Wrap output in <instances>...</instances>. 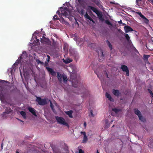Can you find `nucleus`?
Here are the masks:
<instances>
[{"instance_id": "obj_1", "label": "nucleus", "mask_w": 153, "mask_h": 153, "mask_svg": "<svg viewBox=\"0 0 153 153\" xmlns=\"http://www.w3.org/2000/svg\"><path fill=\"white\" fill-rule=\"evenodd\" d=\"M10 82L1 79V101H6L7 99L10 97L11 92L10 90Z\"/></svg>"}, {"instance_id": "obj_2", "label": "nucleus", "mask_w": 153, "mask_h": 153, "mask_svg": "<svg viewBox=\"0 0 153 153\" xmlns=\"http://www.w3.org/2000/svg\"><path fill=\"white\" fill-rule=\"evenodd\" d=\"M56 119L58 122L59 123L69 127V126L68 124L66 122H65V119L63 117H56Z\"/></svg>"}, {"instance_id": "obj_3", "label": "nucleus", "mask_w": 153, "mask_h": 153, "mask_svg": "<svg viewBox=\"0 0 153 153\" xmlns=\"http://www.w3.org/2000/svg\"><path fill=\"white\" fill-rule=\"evenodd\" d=\"M36 101L38 102L39 104L41 105H44L47 104L46 99H42L39 97L36 96Z\"/></svg>"}, {"instance_id": "obj_4", "label": "nucleus", "mask_w": 153, "mask_h": 153, "mask_svg": "<svg viewBox=\"0 0 153 153\" xmlns=\"http://www.w3.org/2000/svg\"><path fill=\"white\" fill-rule=\"evenodd\" d=\"M134 111L135 114L138 115L140 120L143 122H144L145 121V120L141 115L140 111H139L137 108H136L134 109Z\"/></svg>"}, {"instance_id": "obj_5", "label": "nucleus", "mask_w": 153, "mask_h": 153, "mask_svg": "<svg viewBox=\"0 0 153 153\" xmlns=\"http://www.w3.org/2000/svg\"><path fill=\"white\" fill-rule=\"evenodd\" d=\"M122 70L124 72H126V75L127 76H129V71L128 67L124 65H123L121 66Z\"/></svg>"}, {"instance_id": "obj_6", "label": "nucleus", "mask_w": 153, "mask_h": 153, "mask_svg": "<svg viewBox=\"0 0 153 153\" xmlns=\"http://www.w3.org/2000/svg\"><path fill=\"white\" fill-rule=\"evenodd\" d=\"M96 14L97 15L98 18L101 21L103 22L104 21V19L103 17V15L102 12L99 11Z\"/></svg>"}, {"instance_id": "obj_7", "label": "nucleus", "mask_w": 153, "mask_h": 153, "mask_svg": "<svg viewBox=\"0 0 153 153\" xmlns=\"http://www.w3.org/2000/svg\"><path fill=\"white\" fill-rule=\"evenodd\" d=\"M124 28L125 32L126 33L133 31V29L131 27L128 25L125 26Z\"/></svg>"}, {"instance_id": "obj_8", "label": "nucleus", "mask_w": 153, "mask_h": 153, "mask_svg": "<svg viewBox=\"0 0 153 153\" xmlns=\"http://www.w3.org/2000/svg\"><path fill=\"white\" fill-rule=\"evenodd\" d=\"M46 68L48 71L49 72V73H50L53 76H54L56 75V72L52 68L48 67H46Z\"/></svg>"}, {"instance_id": "obj_9", "label": "nucleus", "mask_w": 153, "mask_h": 153, "mask_svg": "<svg viewBox=\"0 0 153 153\" xmlns=\"http://www.w3.org/2000/svg\"><path fill=\"white\" fill-rule=\"evenodd\" d=\"M45 35L44 34L42 38L40 39V41L42 43H45L48 42L49 40L48 39L46 38L45 36Z\"/></svg>"}, {"instance_id": "obj_10", "label": "nucleus", "mask_w": 153, "mask_h": 153, "mask_svg": "<svg viewBox=\"0 0 153 153\" xmlns=\"http://www.w3.org/2000/svg\"><path fill=\"white\" fill-rule=\"evenodd\" d=\"M28 110L29 111L31 112L33 115L36 117L37 116L36 112V110L34 108L31 107H29L28 108Z\"/></svg>"}, {"instance_id": "obj_11", "label": "nucleus", "mask_w": 153, "mask_h": 153, "mask_svg": "<svg viewBox=\"0 0 153 153\" xmlns=\"http://www.w3.org/2000/svg\"><path fill=\"white\" fill-rule=\"evenodd\" d=\"M112 93L114 95L118 97L120 94V93L118 90L113 89L112 90Z\"/></svg>"}, {"instance_id": "obj_12", "label": "nucleus", "mask_w": 153, "mask_h": 153, "mask_svg": "<svg viewBox=\"0 0 153 153\" xmlns=\"http://www.w3.org/2000/svg\"><path fill=\"white\" fill-rule=\"evenodd\" d=\"M88 9H91L96 14L98 12L99 10L94 7H93L91 6H88Z\"/></svg>"}, {"instance_id": "obj_13", "label": "nucleus", "mask_w": 153, "mask_h": 153, "mask_svg": "<svg viewBox=\"0 0 153 153\" xmlns=\"http://www.w3.org/2000/svg\"><path fill=\"white\" fill-rule=\"evenodd\" d=\"M61 12L62 15L63 16H65V17H67L68 16V12L66 11L65 10H61Z\"/></svg>"}, {"instance_id": "obj_14", "label": "nucleus", "mask_w": 153, "mask_h": 153, "mask_svg": "<svg viewBox=\"0 0 153 153\" xmlns=\"http://www.w3.org/2000/svg\"><path fill=\"white\" fill-rule=\"evenodd\" d=\"M123 33L124 34V36L126 39L128 43H130L131 42L130 40V38L128 34H125L124 33Z\"/></svg>"}, {"instance_id": "obj_15", "label": "nucleus", "mask_w": 153, "mask_h": 153, "mask_svg": "<svg viewBox=\"0 0 153 153\" xmlns=\"http://www.w3.org/2000/svg\"><path fill=\"white\" fill-rule=\"evenodd\" d=\"M105 96L106 97L108 98L109 100L113 102L114 101V99L111 97L110 95L107 93L105 94Z\"/></svg>"}, {"instance_id": "obj_16", "label": "nucleus", "mask_w": 153, "mask_h": 153, "mask_svg": "<svg viewBox=\"0 0 153 153\" xmlns=\"http://www.w3.org/2000/svg\"><path fill=\"white\" fill-rule=\"evenodd\" d=\"M57 78L59 82H61L62 81V74L59 72H57Z\"/></svg>"}, {"instance_id": "obj_17", "label": "nucleus", "mask_w": 153, "mask_h": 153, "mask_svg": "<svg viewBox=\"0 0 153 153\" xmlns=\"http://www.w3.org/2000/svg\"><path fill=\"white\" fill-rule=\"evenodd\" d=\"M65 113L67 115H68L71 118L73 117V116H72L73 111L72 110L66 111Z\"/></svg>"}, {"instance_id": "obj_18", "label": "nucleus", "mask_w": 153, "mask_h": 153, "mask_svg": "<svg viewBox=\"0 0 153 153\" xmlns=\"http://www.w3.org/2000/svg\"><path fill=\"white\" fill-rule=\"evenodd\" d=\"M20 113L24 119L26 118V114L25 112L23 111H22L20 112Z\"/></svg>"}, {"instance_id": "obj_19", "label": "nucleus", "mask_w": 153, "mask_h": 153, "mask_svg": "<svg viewBox=\"0 0 153 153\" xmlns=\"http://www.w3.org/2000/svg\"><path fill=\"white\" fill-rule=\"evenodd\" d=\"M105 23L107 25H110L111 26H109L110 28H111V27H112L113 26V24L110 22V21L109 20H105Z\"/></svg>"}, {"instance_id": "obj_20", "label": "nucleus", "mask_w": 153, "mask_h": 153, "mask_svg": "<svg viewBox=\"0 0 153 153\" xmlns=\"http://www.w3.org/2000/svg\"><path fill=\"white\" fill-rule=\"evenodd\" d=\"M106 42L108 46L109 47L111 50L112 49V46L111 44L108 40L106 41Z\"/></svg>"}, {"instance_id": "obj_21", "label": "nucleus", "mask_w": 153, "mask_h": 153, "mask_svg": "<svg viewBox=\"0 0 153 153\" xmlns=\"http://www.w3.org/2000/svg\"><path fill=\"white\" fill-rule=\"evenodd\" d=\"M142 19L145 23L146 24H148L149 22V20L148 19L146 18L145 16H144V18H143Z\"/></svg>"}, {"instance_id": "obj_22", "label": "nucleus", "mask_w": 153, "mask_h": 153, "mask_svg": "<svg viewBox=\"0 0 153 153\" xmlns=\"http://www.w3.org/2000/svg\"><path fill=\"white\" fill-rule=\"evenodd\" d=\"M150 56L149 55H144L143 56L144 60H148V58L150 57Z\"/></svg>"}, {"instance_id": "obj_23", "label": "nucleus", "mask_w": 153, "mask_h": 153, "mask_svg": "<svg viewBox=\"0 0 153 153\" xmlns=\"http://www.w3.org/2000/svg\"><path fill=\"white\" fill-rule=\"evenodd\" d=\"M62 76L64 82H66L68 80L67 76L65 75H63Z\"/></svg>"}, {"instance_id": "obj_24", "label": "nucleus", "mask_w": 153, "mask_h": 153, "mask_svg": "<svg viewBox=\"0 0 153 153\" xmlns=\"http://www.w3.org/2000/svg\"><path fill=\"white\" fill-rule=\"evenodd\" d=\"M88 140V138L86 136H84L82 140V142L83 143H85Z\"/></svg>"}, {"instance_id": "obj_25", "label": "nucleus", "mask_w": 153, "mask_h": 153, "mask_svg": "<svg viewBox=\"0 0 153 153\" xmlns=\"http://www.w3.org/2000/svg\"><path fill=\"white\" fill-rule=\"evenodd\" d=\"M86 19H88V20H90V19H91V17H90L88 14V13L86 12L85 13V14L84 15Z\"/></svg>"}, {"instance_id": "obj_26", "label": "nucleus", "mask_w": 153, "mask_h": 153, "mask_svg": "<svg viewBox=\"0 0 153 153\" xmlns=\"http://www.w3.org/2000/svg\"><path fill=\"white\" fill-rule=\"evenodd\" d=\"M112 111H114L116 113H117L120 111V110L116 108H114L112 109Z\"/></svg>"}, {"instance_id": "obj_27", "label": "nucleus", "mask_w": 153, "mask_h": 153, "mask_svg": "<svg viewBox=\"0 0 153 153\" xmlns=\"http://www.w3.org/2000/svg\"><path fill=\"white\" fill-rule=\"evenodd\" d=\"M53 19L54 20H59L60 21H61L60 19L58 18L57 16L56 15H55L54 16Z\"/></svg>"}, {"instance_id": "obj_28", "label": "nucleus", "mask_w": 153, "mask_h": 153, "mask_svg": "<svg viewBox=\"0 0 153 153\" xmlns=\"http://www.w3.org/2000/svg\"><path fill=\"white\" fill-rule=\"evenodd\" d=\"M137 14H138L142 19L144 18V17L145 16L141 13V12H137Z\"/></svg>"}, {"instance_id": "obj_29", "label": "nucleus", "mask_w": 153, "mask_h": 153, "mask_svg": "<svg viewBox=\"0 0 153 153\" xmlns=\"http://www.w3.org/2000/svg\"><path fill=\"white\" fill-rule=\"evenodd\" d=\"M137 14H138L142 19L144 18V17L145 16L141 13V12H137Z\"/></svg>"}, {"instance_id": "obj_30", "label": "nucleus", "mask_w": 153, "mask_h": 153, "mask_svg": "<svg viewBox=\"0 0 153 153\" xmlns=\"http://www.w3.org/2000/svg\"><path fill=\"white\" fill-rule=\"evenodd\" d=\"M60 9L61 10H65L66 11H68V8L66 7H64V8L62 7H61L60 8Z\"/></svg>"}, {"instance_id": "obj_31", "label": "nucleus", "mask_w": 153, "mask_h": 153, "mask_svg": "<svg viewBox=\"0 0 153 153\" xmlns=\"http://www.w3.org/2000/svg\"><path fill=\"white\" fill-rule=\"evenodd\" d=\"M71 62H72V60H71L70 59H68L67 60H66L65 61H64V62L65 63H69Z\"/></svg>"}, {"instance_id": "obj_32", "label": "nucleus", "mask_w": 153, "mask_h": 153, "mask_svg": "<svg viewBox=\"0 0 153 153\" xmlns=\"http://www.w3.org/2000/svg\"><path fill=\"white\" fill-rule=\"evenodd\" d=\"M50 107L51 108L52 110H53V107H54L53 105L52 102L50 100Z\"/></svg>"}, {"instance_id": "obj_33", "label": "nucleus", "mask_w": 153, "mask_h": 153, "mask_svg": "<svg viewBox=\"0 0 153 153\" xmlns=\"http://www.w3.org/2000/svg\"><path fill=\"white\" fill-rule=\"evenodd\" d=\"M90 114L91 117H94V115L93 114V111L92 110H91L90 111Z\"/></svg>"}, {"instance_id": "obj_34", "label": "nucleus", "mask_w": 153, "mask_h": 153, "mask_svg": "<svg viewBox=\"0 0 153 153\" xmlns=\"http://www.w3.org/2000/svg\"><path fill=\"white\" fill-rule=\"evenodd\" d=\"M37 62L38 64L40 63L41 64H42L43 63V62H41L39 60H37Z\"/></svg>"}, {"instance_id": "obj_35", "label": "nucleus", "mask_w": 153, "mask_h": 153, "mask_svg": "<svg viewBox=\"0 0 153 153\" xmlns=\"http://www.w3.org/2000/svg\"><path fill=\"white\" fill-rule=\"evenodd\" d=\"M81 134H83L84 136H86V133L85 131H81Z\"/></svg>"}, {"instance_id": "obj_36", "label": "nucleus", "mask_w": 153, "mask_h": 153, "mask_svg": "<svg viewBox=\"0 0 153 153\" xmlns=\"http://www.w3.org/2000/svg\"><path fill=\"white\" fill-rule=\"evenodd\" d=\"M79 153H84V152L82 149H80L79 151Z\"/></svg>"}, {"instance_id": "obj_37", "label": "nucleus", "mask_w": 153, "mask_h": 153, "mask_svg": "<svg viewBox=\"0 0 153 153\" xmlns=\"http://www.w3.org/2000/svg\"><path fill=\"white\" fill-rule=\"evenodd\" d=\"M56 13L57 14H58V15H59V16H61V15H62L61 13H60V12L59 10H58L56 12Z\"/></svg>"}, {"instance_id": "obj_38", "label": "nucleus", "mask_w": 153, "mask_h": 153, "mask_svg": "<svg viewBox=\"0 0 153 153\" xmlns=\"http://www.w3.org/2000/svg\"><path fill=\"white\" fill-rule=\"evenodd\" d=\"M78 2L80 4H82L83 2L82 0H78Z\"/></svg>"}, {"instance_id": "obj_39", "label": "nucleus", "mask_w": 153, "mask_h": 153, "mask_svg": "<svg viewBox=\"0 0 153 153\" xmlns=\"http://www.w3.org/2000/svg\"><path fill=\"white\" fill-rule=\"evenodd\" d=\"M47 57H48L47 62H49L50 61V57L49 55H47Z\"/></svg>"}, {"instance_id": "obj_40", "label": "nucleus", "mask_w": 153, "mask_h": 153, "mask_svg": "<svg viewBox=\"0 0 153 153\" xmlns=\"http://www.w3.org/2000/svg\"><path fill=\"white\" fill-rule=\"evenodd\" d=\"M148 91H149V93H150V94H151L152 93V91L150 90V89L149 88H148L147 89Z\"/></svg>"}, {"instance_id": "obj_41", "label": "nucleus", "mask_w": 153, "mask_h": 153, "mask_svg": "<svg viewBox=\"0 0 153 153\" xmlns=\"http://www.w3.org/2000/svg\"><path fill=\"white\" fill-rule=\"evenodd\" d=\"M141 1V0H136V3H137V5H139L138 4V2L140 1Z\"/></svg>"}, {"instance_id": "obj_42", "label": "nucleus", "mask_w": 153, "mask_h": 153, "mask_svg": "<svg viewBox=\"0 0 153 153\" xmlns=\"http://www.w3.org/2000/svg\"><path fill=\"white\" fill-rule=\"evenodd\" d=\"M89 20L91 21L93 23H95V21L92 19V18H91V19H90Z\"/></svg>"}, {"instance_id": "obj_43", "label": "nucleus", "mask_w": 153, "mask_h": 153, "mask_svg": "<svg viewBox=\"0 0 153 153\" xmlns=\"http://www.w3.org/2000/svg\"><path fill=\"white\" fill-rule=\"evenodd\" d=\"M108 120H105V124H108Z\"/></svg>"}, {"instance_id": "obj_44", "label": "nucleus", "mask_w": 153, "mask_h": 153, "mask_svg": "<svg viewBox=\"0 0 153 153\" xmlns=\"http://www.w3.org/2000/svg\"><path fill=\"white\" fill-rule=\"evenodd\" d=\"M75 20H76V19H75ZM75 23L76 24H77L78 25V26H79V24H78V23L75 20Z\"/></svg>"}, {"instance_id": "obj_45", "label": "nucleus", "mask_w": 153, "mask_h": 153, "mask_svg": "<svg viewBox=\"0 0 153 153\" xmlns=\"http://www.w3.org/2000/svg\"><path fill=\"white\" fill-rule=\"evenodd\" d=\"M86 126V122H84V127H85Z\"/></svg>"}, {"instance_id": "obj_46", "label": "nucleus", "mask_w": 153, "mask_h": 153, "mask_svg": "<svg viewBox=\"0 0 153 153\" xmlns=\"http://www.w3.org/2000/svg\"><path fill=\"white\" fill-rule=\"evenodd\" d=\"M109 125H108V126L106 125L105 126V128H108L109 127Z\"/></svg>"}, {"instance_id": "obj_47", "label": "nucleus", "mask_w": 153, "mask_h": 153, "mask_svg": "<svg viewBox=\"0 0 153 153\" xmlns=\"http://www.w3.org/2000/svg\"><path fill=\"white\" fill-rule=\"evenodd\" d=\"M119 24H122V22L121 20H120V21L118 22Z\"/></svg>"}, {"instance_id": "obj_48", "label": "nucleus", "mask_w": 153, "mask_h": 153, "mask_svg": "<svg viewBox=\"0 0 153 153\" xmlns=\"http://www.w3.org/2000/svg\"><path fill=\"white\" fill-rule=\"evenodd\" d=\"M150 95H151V97L153 98V92L151 94H150Z\"/></svg>"}, {"instance_id": "obj_49", "label": "nucleus", "mask_w": 153, "mask_h": 153, "mask_svg": "<svg viewBox=\"0 0 153 153\" xmlns=\"http://www.w3.org/2000/svg\"><path fill=\"white\" fill-rule=\"evenodd\" d=\"M102 55V56H104L103 53L102 51H101Z\"/></svg>"}, {"instance_id": "obj_50", "label": "nucleus", "mask_w": 153, "mask_h": 153, "mask_svg": "<svg viewBox=\"0 0 153 153\" xmlns=\"http://www.w3.org/2000/svg\"><path fill=\"white\" fill-rule=\"evenodd\" d=\"M26 53V52L25 51H23L22 52V54H24V53Z\"/></svg>"}, {"instance_id": "obj_51", "label": "nucleus", "mask_w": 153, "mask_h": 153, "mask_svg": "<svg viewBox=\"0 0 153 153\" xmlns=\"http://www.w3.org/2000/svg\"><path fill=\"white\" fill-rule=\"evenodd\" d=\"M61 19H62V22H63V21H64L65 22V20H64L63 18H62Z\"/></svg>"}, {"instance_id": "obj_52", "label": "nucleus", "mask_w": 153, "mask_h": 153, "mask_svg": "<svg viewBox=\"0 0 153 153\" xmlns=\"http://www.w3.org/2000/svg\"><path fill=\"white\" fill-rule=\"evenodd\" d=\"M36 39H37V42H39V39H37V38L36 37Z\"/></svg>"}, {"instance_id": "obj_53", "label": "nucleus", "mask_w": 153, "mask_h": 153, "mask_svg": "<svg viewBox=\"0 0 153 153\" xmlns=\"http://www.w3.org/2000/svg\"><path fill=\"white\" fill-rule=\"evenodd\" d=\"M96 4L97 5H98V6H99V3H96Z\"/></svg>"}, {"instance_id": "obj_54", "label": "nucleus", "mask_w": 153, "mask_h": 153, "mask_svg": "<svg viewBox=\"0 0 153 153\" xmlns=\"http://www.w3.org/2000/svg\"><path fill=\"white\" fill-rule=\"evenodd\" d=\"M20 121L22 122V123H24V121L22 120H20Z\"/></svg>"}, {"instance_id": "obj_55", "label": "nucleus", "mask_w": 153, "mask_h": 153, "mask_svg": "<svg viewBox=\"0 0 153 153\" xmlns=\"http://www.w3.org/2000/svg\"><path fill=\"white\" fill-rule=\"evenodd\" d=\"M16 153H19L17 151H16Z\"/></svg>"}, {"instance_id": "obj_56", "label": "nucleus", "mask_w": 153, "mask_h": 153, "mask_svg": "<svg viewBox=\"0 0 153 153\" xmlns=\"http://www.w3.org/2000/svg\"><path fill=\"white\" fill-rule=\"evenodd\" d=\"M16 153H19L17 151H16Z\"/></svg>"}, {"instance_id": "obj_57", "label": "nucleus", "mask_w": 153, "mask_h": 153, "mask_svg": "<svg viewBox=\"0 0 153 153\" xmlns=\"http://www.w3.org/2000/svg\"><path fill=\"white\" fill-rule=\"evenodd\" d=\"M152 4L153 5V0H152Z\"/></svg>"}, {"instance_id": "obj_58", "label": "nucleus", "mask_w": 153, "mask_h": 153, "mask_svg": "<svg viewBox=\"0 0 153 153\" xmlns=\"http://www.w3.org/2000/svg\"><path fill=\"white\" fill-rule=\"evenodd\" d=\"M75 92L76 93H77V94L80 93L79 92Z\"/></svg>"}, {"instance_id": "obj_59", "label": "nucleus", "mask_w": 153, "mask_h": 153, "mask_svg": "<svg viewBox=\"0 0 153 153\" xmlns=\"http://www.w3.org/2000/svg\"><path fill=\"white\" fill-rule=\"evenodd\" d=\"M106 75H107V77L108 78V74H107V73H106Z\"/></svg>"}, {"instance_id": "obj_60", "label": "nucleus", "mask_w": 153, "mask_h": 153, "mask_svg": "<svg viewBox=\"0 0 153 153\" xmlns=\"http://www.w3.org/2000/svg\"><path fill=\"white\" fill-rule=\"evenodd\" d=\"M97 153H99L98 150H97Z\"/></svg>"}, {"instance_id": "obj_61", "label": "nucleus", "mask_w": 153, "mask_h": 153, "mask_svg": "<svg viewBox=\"0 0 153 153\" xmlns=\"http://www.w3.org/2000/svg\"><path fill=\"white\" fill-rule=\"evenodd\" d=\"M17 119L19 120V121H20V119H18V118H17Z\"/></svg>"}, {"instance_id": "obj_62", "label": "nucleus", "mask_w": 153, "mask_h": 153, "mask_svg": "<svg viewBox=\"0 0 153 153\" xmlns=\"http://www.w3.org/2000/svg\"><path fill=\"white\" fill-rule=\"evenodd\" d=\"M73 85L74 87H76L75 86H74V85Z\"/></svg>"}, {"instance_id": "obj_63", "label": "nucleus", "mask_w": 153, "mask_h": 153, "mask_svg": "<svg viewBox=\"0 0 153 153\" xmlns=\"http://www.w3.org/2000/svg\"><path fill=\"white\" fill-rule=\"evenodd\" d=\"M114 125H113V126H112V127H114Z\"/></svg>"}, {"instance_id": "obj_64", "label": "nucleus", "mask_w": 153, "mask_h": 153, "mask_svg": "<svg viewBox=\"0 0 153 153\" xmlns=\"http://www.w3.org/2000/svg\"><path fill=\"white\" fill-rule=\"evenodd\" d=\"M40 36L41 37V35H40Z\"/></svg>"}]
</instances>
